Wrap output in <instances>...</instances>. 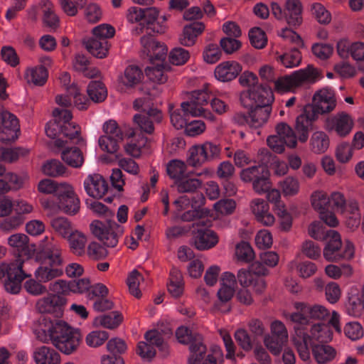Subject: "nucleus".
<instances>
[{"label": "nucleus", "mask_w": 364, "mask_h": 364, "mask_svg": "<svg viewBox=\"0 0 364 364\" xmlns=\"http://www.w3.org/2000/svg\"><path fill=\"white\" fill-rule=\"evenodd\" d=\"M336 104L335 93L331 89L323 88L315 92L311 103L304 106L303 112L296 119L295 128L301 143L307 141L309 132L316 129L314 123L319 115L331 112Z\"/></svg>", "instance_id": "obj_1"}, {"label": "nucleus", "mask_w": 364, "mask_h": 364, "mask_svg": "<svg viewBox=\"0 0 364 364\" xmlns=\"http://www.w3.org/2000/svg\"><path fill=\"white\" fill-rule=\"evenodd\" d=\"M37 259L40 265L35 272V277L40 282H48L63 274L59 268L63 264V258L58 247L47 246Z\"/></svg>", "instance_id": "obj_2"}, {"label": "nucleus", "mask_w": 364, "mask_h": 364, "mask_svg": "<svg viewBox=\"0 0 364 364\" xmlns=\"http://www.w3.org/2000/svg\"><path fill=\"white\" fill-rule=\"evenodd\" d=\"M23 261L16 259L11 263L0 264V280L4 289L9 294H18L21 289L22 282L31 277L23 269Z\"/></svg>", "instance_id": "obj_3"}, {"label": "nucleus", "mask_w": 364, "mask_h": 364, "mask_svg": "<svg viewBox=\"0 0 364 364\" xmlns=\"http://www.w3.org/2000/svg\"><path fill=\"white\" fill-rule=\"evenodd\" d=\"M80 341V333L63 321L56 327L51 343L61 353L70 355L77 350Z\"/></svg>", "instance_id": "obj_4"}, {"label": "nucleus", "mask_w": 364, "mask_h": 364, "mask_svg": "<svg viewBox=\"0 0 364 364\" xmlns=\"http://www.w3.org/2000/svg\"><path fill=\"white\" fill-rule=\"evenodd\" d=\"M326 236L330 237L323 249V257L331 262H338L342 259H350L354 256V245L349 240L345 242V249L342 253L339 250L342 242L339 233L335 230L327 232Z\"/></svg>", "instance_id": "obj_5"}, {"label": "nucleus", "mask_w": 364, "mask_h": 364, "mask_svg": "<svg viewBox=\"0 0 364 364\" xmlns=\"http://www.w3.org/2000/svg\"><path fill=\"white\" fill-rule=\"evenodd\" d=\"M319 75L318 69L309 65L305 69H301L289 75L279 77L274 81L275 90L278 92L289 91L292 87H298L306 81H315Z\"/></svg>", "instance_id": "obj_6"}, {"label": "nucleus", "mask_w": 364, "mask_h": 364, "mask_svg": "<svg viewBox=\"0 0 364 364\" xmlns=\"http://www.w3.org/2000/svg\"><path fill=\"white\" fill-rule=\"evenodd\" d=\"M240 102L242 107L252 105L272 106L274 95L272 88L266 83H259L248 88L240 94Z\"/></svg>", "instance_id": "obj_7"}, {"label": "nucleus", "mask_w": 364, "mask_h": 364, "mask_svg": "<svg viewBox=\"0 0 364 364\" xmlns=\"http://www.w3.org/2000/svg\"><path fill=\"white\" fill-rule=\"evenodd\" d=\"M90 230L108 247H116L119 235L122 233L121 226L111 220H107L105 223L97 220L92 221L90 224Z\"/></svg>", "instance_id": "obj_8"}, {"label": "nucleus", "mask_w": 364, "mask_h": 364, "mask_svg": "<svg viewBox=\"0 0 364 364\" xmlns=\"http://www.w3.org/2000/svg\"><path fill=\"white\" fill-rule=\"evenodd\" d=\"M243 107L247 110V113H236L233 117L234 121L240 125L248 124L255 129L261 127L267 122L272 112V106L257 105Z\"/></svg>", "instance_id": "obj_9"}, {"label": "nucleus", "mask_w": 364, "mask_h": 364, "mask_svg": "<svg viewBox=\"0 0 364 364\" xmlns=\"http://www.w3.org/2000/svg\"><path fill=\"white\" fill-rule=\"evenodd\" d=\"M67 301L63 295L49 293L37 301L36 307L41 314H50L54 318H60L63 316Z\"/></svg>", "instance_id": "obj_10"}, {"label": "nucleus", "mask_w": 364, "mask_h": 364, "mask_svg": "<svg viewBox=\"0 0 364 364\" xmlns=\"http://www.w3.org/2000/svg\"><path fill=\"white\" fill-rule=\"evenodd\" d=\"M107 355L101 358L102 364H124L122 354L125 353L127 349L126 342L120 338H113L107 343Z\"/></svg>", "instance_id": "obj_11"}, {"label": "nucleus", "mask_w": 364, "mask_h": 364, "mask_svg": "<svg viewBox=\"0 0 364 364\" xmlns=\"http://www.w3.org/2000/svg\"><path fill=\"white\" fill-rule=\"evenodd\" d=\"M353 121L350 116L346 112H340L328 117L325 120V128L328 131L334 130L336 134L344 137L349 134L353 127Z\"/></svg>", "instance_id": "obj_12"}, {"label": "nucleus", "mask_w": 364, "mask_h": 364, "mask_svg": "<svg viewBox=\"0 0 364 364\" xmlns=\"http://www.w3.org/2000/svg\"><path fill=\"white\" fill-rule=\"evenodd\" d=\"M57 198L59 208L65 213L74 215L80 211V199L70 185L67 184Z\"/></svg>", "instance_id": "obj_13"}, {"label": "nucleus", "mask_w": 364, "mask_h": 364, "mask_svg": "<svg viewBox=\"0 0 364 364\" xmlns=\"http://www.w3.org/2000/svg\"><path fill=\"white\" fill-rule=\"evenodd\" d=\"M210 97V95L203 90L192 92L191 100L181 103L182 111L186 114H191L193 117L201 116L202 112H205L202 106L208 103Z\"/></svg>", "instance_id": "obj_14"}, {"label": "nucleus", "mask_w": 364, "mask_h": 364, "mask_svg": "<svg viewBox=\"0 0 364 364\" xmlns=\"http://www.w3.org/2000/svg\"><path fill=\"white\" fill-rule=\"evenodd\" d=\"M141 43L144 48V52H146L147 55L149 56L152 65H154L156 60H158L159 63H164L168 52L164 43L155 41L150 36H142Z\"/></svg>", "instance_id": "obj_15"}, {"label": "nucleus", "mask_w": 364, "mask_h": 364, "mask_svg": "<svg viewBox=\"0 0 364 364\" xmlns=\"http://www.w3.org/2000/svg\"><path fill=\"white\" fill-rule=\"evenodd\" d=\"M1 123L2 124V132L6 134L11 132V136H2L0 140L2 143L9 144L15 141L18 138V132L20 131L19 122L17 117L8 111L0 112Z\"/></svg>", "instance_id": "obj_16"}, {"label": "nucleus", "mask_w": 364, "mask_h": 364, "mask_svg": "<svg viewBox=\"0 0 364 364\" xmlns=\"http://www.w3.org/2000/svg\"><path fill=\"white\" fill-rule=\"evenodd\" d=\"M87 193L95 198L103 197L108 190V184L105 178L99 174L90 175L84 182Z\"/></svg>", "instance_id": "obj_17"}, {"label": "nucleus", "mask_w": 364, "mask_h": 364, "mask_svg": "<svg viewBox=\"0 0 364 364\" xmlns=\"http://www.w3.org/2000/svg\"><path fill=\"white\" fill-rule=\"evenodd\" d=\"M193 243L198 250H205L215 247L218 242V235L208 228L198 230L193 235Z\"/></svg>", "instance_id": "obj_18"}, {"label": "nucleus", "mask_w": 364, "mask_h": 364, "mask_svg": "<svg viewBox=\"0 0 364 364\" xmlns=\"http://www.w3.org/2000/svg\"><path fill=\"white\" fill-rule=\"evenodd\" d=\"M284 20L292 27L299 26L302 23V4L300 0H287Z\"/></svg>", "instance_id": "obj_19"}, {"label": "nucleus", "mask_w": 364, "mask_h": 364, "mask_svg": "<svg viewBox=\"0 0 364 364\" xmlns=\"http://www.w3.org/2000/svg\"><path fill=\"white\" fill-rule=\"evenodd\" d=\"M242 71V66L235 61H226L215 69V77L221 82H230L236 78Z\"/></svg>", "instance_id": "obj_20"}, {"label": "nucleus", "mask_w": 364, "mask_h": 364, "mask_svg": "<svg viewBox=\"0 0 364 364\" xmlns=\"http://www.w3.org/2000/svg\"><path fill=\"white\" fill-rule=\"evenodd\" d=\"M204 30L205 24L200 21H193L186 25L178 39L180 43L184 46H193Z\"/></svg>", "instance_id": "obj_21"}, {"label": "nucleus", "mask_w": 364, "mask_h": 364, "mask_svg": "<svg viewBox=\"0 0 364 364\" xmlns=\"http://www.w3.org/2000/svg\"><path fill=\"white\" fill-rule=\"evenodd\" d=\"M68 127L62 125L60 120L55 119L53 122H50L46 127V133L47 136L51 139L56 138L60 133H62L65 137L70 140L75 141V144H78L80 141H82V138L80 136V130H75L73 134H68L67 132Z\"/></svg>", "instance_id": "obj_22"}, {"label": "nucleus", "mask_w": 364, "mask_h": 364, "mask_svg": "<svg viewBox=\"0 0 364 364\" xmlns=\"http://www.w3.org/2000/svg\"><path fill=\"white\" fill-rule=\"evenodd\" d=\"M269 208L268 203L263 199H255L252 202L251 209L257 220L265 226L273 225L275 220L274 215L269 212Z\"/></svg>", "instance_id": "obj_23"}, {"label": "nucleus", "mask_w": 364, "mask_h": 364, "mask_svg": "<svg viewBox=\"0 0 364 364\" xmlns=\"http://www.w3.org/2000/svg\"><path fill=\"white\" fill-rule=\"evenodd\" d=\"M82 43L87 50L95 58H104L108 54L109 45L105 39L91 37L83 39Z\"/></svg>", "instance_id": "obj_24"}, {"label": "nucleus", "mask_w": 364, "mask_h": 364, "mask_svg": "<svg viewBox=\"0 0 364 364\" xmlns=\"http://www.w3.org/2000/svg\"><path fill=\"white\" fill-rule=\"evenodd\" d=\"M33 359L36 364H60V355L53 348L43 346L33 352Z\"/></svg>", "instance_id": "obj_25"}, {"label": "nucleus", "mask_w": 364, "mask_h": 364, "mask_svg": "<svg viewBox=\"0 0 364 364\" xmlns=\"http://www.w3.org/2000/svg\"><path fill=\"white\" fill-rule=\"evenodd\" d=\"M189 351L188 364H200L207 353V347L203 343L202 335L196 336L194 341L189 344Z\"/></svg>", "instance_id": "obj_26"}, {"label": "nucleus", "mask_w": 364, "mask_h": 364, "mask_svg": "<svg viewBox=\"0 0 364 364\" xmlns=\"http://www.w3.org/2000/svg\"><path fill=\"white\" fill-rule=\"evenodd\" d=\"M258 172L259 174H257L251 181L252 188L259 194L266 193L272 187L269 178L270 172L268 167L263 165Z\"/></svg>", "instance_id": "obj_27"}, {"label": "nucleus", "mask_w": 364, "mask_h": 364, "mask_svg": "<svg viewBox=\"0 0 364 364\" xmlns=\"http://www.w3.org/2000/svg\"><path fill=\"white\" fill-rule=\"evenodd\" d=\"M276 131L278 136H281L287 147L294 149L296 147L298 134L296 128L294 130L286 122H280L276 126Z\"/></svg>", "instance_id": "obj_28"}, {"label": "nucleus", "mask_w": 364, "mask_h": 364, "mask_svg": "<svg viewBox=\"0 0 364 364\" xmlns=\"http://www.w3.org/2000/svg\"><path fill=\"white\" fill-rule=\"evenodd\" d=\"M234 293L233 287L222 286L217 293L219 301L214 304V309L223 313L229 312L231 306L228 302L232 298Z\"/></svg>", "instance_id": "obj_29"}, {"label": "nucleus", "mask_w": 364, "mask_h": 364, "mask_svg": "<svg viewBox=\"0 0 364 364\" xmlns=\"http://www.w3.org/2000/svg\"><path fill=\"white\" fill-rule=\"evenodd\" d=\"M312 353L318 363L325 364L335 358L336 352L330 346L316 344L312 346Z\"/></svg>", "instance_id": "obj_30"}, {"label": "nucleus", "mask_w": 364, "mask_h": 364, "mask_svg": "<svg viewBox=\"0 0 364 364\" xmlns=\"http://www.w3.org/2000/svg\"><path fill=\"white\" fill-rule=\"evenodd\" d=\"M44 8L43 13V23L46 27L55 30L60 26V19L54 11L53 4L49 0H43L41 2Z\"/></svg>", "instance_id": "obj_31"}, {"label": "nucleus", "mask_w": 364, "mask_h": 364, "mask_svg": "<svg viewBox=\"0 0 364 364\" xmlns=\"http://www.w3.org/2000/svg\"><path fill=\"white\" fill-rule=\"evenodd\" d=\"M90 100L95 103L105 101L107 96V90L105 84L100 80H92L87 88Z\"/></svg>", "instance_id": "obj_32"}, {"label": "nucleus", "mask_w": 364, "mask_h": 364, "mask_svg": "<svg viewBox=\"0 0 364 364\" xmlns=\"http://www.w3.org/2000/svg\"><path fill=\"white\" fill-rule=\"evenodd\" d=\"M170 66L164 63H154L152 66L145 68V73L150 80L154 82L164 83L168 77L165 72L169 70Z\"/></svg>", "instance_id": "obj_33"}, {"label": "nucleus", "mask_w": 364, "mask_h": 364, "mask_svg": "<svg viewBox=\"0 0 364 364\" xmlns=\"http://www.w3.org/2000/svg\"><path fill=\"white\" fill-rule=\"evenodd\" d=\"M28 237L23 233H16L8 238L9 245L16 248L21 255L30 257L31 250L28 248Z\"/></svg>", "instance_id": "obj_34"}, {"label": "nucleus", "mask_w": 364, "mask_h": 364, "mask_svg": "<svg viewBox=\"0 0 364 364\" xmlns=\"http://www.w3.org/2000/svg\"><path fill=\"white\" fill-rule=\"evenodd\" d=\"M297 310L309 314V317L314 319L322 320L328 316L329 311L324 306L321 305L309 306L303 302H296L294 304Z\"/></svg>", "instance_id": "obj_35"}, {"label": "nucleus", "mask_w": 364, "mask_h": 364, "mask_svg": "<svg viewBox=\"0 0 364 364\" xmlns=\"http://www.w3.org/2000/svg\"><path fill=\"white\" fill-rule=\"evenodd\" d=\"M62 159L70 166L80 168L84 163V156L77 147L66 149L61 153Z\"/></svg>", "instance_id": "obj_36"}, {"label": "nucleus", "mask_w": 364, "mask_h": 364, "mask_svg": "<svg viewBox=\"0 0 364 364\" xmlns=\"http://www.w3.org/2000/svg\"><path fill=\"white\" fill-rule=\"evenodd\" d=\"M328 136L322 131L315 132L310 139L311 149L316 154L324 153L329 147Z\"/></svg>", "instance_id": "obj_37"}, {"label": "nucleus", "mask_w": 364, "mask_h": 364, "mask_svg": "<svg viewBox=\"0 0 364 364\" xmlns=\"http://www.w3.org/2000/svg\"><path fill=\"white\" fill-rule=\"evenodd\" d=\"M66 238H68L70 247L75 255L81 256L85 253L87 238L82 232L73 230V233L69 234Z\"/></svg>", "instance_id": "obj_38"}, {"label": "nucleus", "mask_w": 364, "mask_h": 364, "mask_svg": "<svg viewBox=\"0 0 364 364\" xmlns=\"http://www.w3.org/2000/svg\"><path fill=\"white\" fill-rule=\"evenodd\" d=\"M143 77V73L138 66L129 65L124 70L122 82L127 87H134L141 81Z\"/></svg>", "instance_id": "obj_39"}, {"label": "nucleus", "mask_w": 364, "mask_h": 364, "mask_svg": "<svg viewBox=\"0 0 364 364\" xmlns=\"http://www.w3.org/2000/svg\"><path fill=\"white\" fill-rule=\"evenodd\" d=\"M50 225L54 231L63 238L73 233V228L70 221L65 217H57L50 220Z\"/></svg>", "instance_id": "obj_40"}, {"label": "nucleus", "mask_w": 364, "mask_h": 364, "mask_svg": "<svg viewBox=\"0 0 364 364\" xmlns=\"http://www.w3.org/2000/svg\"><path fill=\"white\" fill-rule=\"evenodd\" d=\"M68 183H58L56 181L46 178L41 180L38 185V190L39 192L45 193V194H54L56 197H58L64 188L66 186Z\"/></svg>", "instance_id": "obj_41"}, {"label": "nucleus", "mask_w": 364, "mask_h": 364, "mask_svg": "<svg viewBox=\"0 0 364 364\" xmlns=\"http://www.w3.org/2000/svg\"><path fill=\"white\" fill-rule=\"evenodd\" d=\"M311 337L318 342L328 343L331 341L333 333L328 324L319 323L314 325L311 329Z\"/></svg>", "instance_id": "obj_42"}, {"label": "nucleus", "mask_w": 364, "mask_h": 364, "mask_svg": "<svg viewBox=\"0 0 364 364\" xmlns=\"http://www.w3.org/2000/svg\"><path fill=\"white\" fill-rule=\"evenodd\" d=\"M159 16V11L155 7L143 9V20L146 23V28L154 33H161L164 29L156 26L155 21Z\"/></svg>", "instance_id": "obj_43"}, {"label": "nucleus", "mask_w": 364, "mask_h": 364, "mask_svg": "<svg viewBox=\"0 0 364 364\" xmlns=\"http://www.w3.org/2000/svg\"><path fill=\"white\" fill-rule=\"evenodd\" d=\"M66 170L67 168L57 159L47 161L42 166L43 173L50 177L61 176Z\"/></svg>", "instance_id": "obj_44"}, {"label": "nucleus", "mask_w": 364, "mask_h": 364, "mask_svg": "<svg viewBox=\"0 0 364 364\" xmlns=\"http://www.w3.org/2000/svg\"><path fill=\"white\" fill-rule=\"evenodd\" d=\"M175 184L179 193H192L201 186L202 182L199 179L190 178L184 176L178 181H175Z\"/></svg>", "instance_id": "obj_45"}, {"label": "nucleus", "mask_w": 364, "mask_h": 364, "mask_svg": "<svg viewBox=\"0 0 364 364\" xmlns=\"http://www.w3.org/2000/svg\"><path fill=\"white\" fill-rule=\"evenodd\" d=\"M187 163L191 166H198L207 162L202 144L193 146L188 151Z\"/></svg>", "instance_id": "obj_46"}, {"label": "nucleus", "mask_w": 364, "mask_h": 364, "mask_svg": "<svg viewBox=\"0 0 364 364\" xmlns=\"http://www.w3.org/2000/svg\"><path fill=\"white\" fill-rule=\"evenodd\" d=\"M186 166L184 162L180 160H172L168 164L166 167V171L168 175L171 178L178 181L184 176Z\"/></svg>", "instance_id": "obj_47"}, {"label": "nucleus", "mask_w": 364, "mask_h": 364, "mask_svg": "<svg viewBox=\"0 0 364 364\" xmlns=\"http://www.w3.org/2000/svg\"><path fill=\"white\" fill-rule=\"evenodd\" d=\"M140 280H143V277L136 269L132 271L127 279L130 294L137 299L141 296V292L139 289Z\"/></svg>", "instance_id": "obj_48"}, {"label": "nucleus", "mask_w": 364, "mask_h": 364, "mask_svg": "<svg viewBox=\"0 0 364 364\" xmlns=\"http://www.w3.org/2000/svg\"><path fill=\"white\" fill-rule=\"evenodd\" d=\"M97 319L105 328L113 329L122 322L123 316L119 311H112L108 314L100 316Z\"/></svg>", "instance_id": "obj_49"}, {"label": "nucleus", "mask_w": 364, "mask_h": 364, "mask_svg": "<svg viewBox=\"0 0 364 364\" xmlns=\"http://www.w3.org/2000/svg\"><path fill=\"white\" fill-rule=\"evenodd\" d=\"M122 139L113 136H102L100 137L98 143L102 151L109 154H114L119 148V141H122Z\"/></svg>", "instance_id": "obj_50"}, {"label": "nucleus", "mask_w": 364, "mask_h": 364, "mask_svg": "<svg viewBox=\"0 0 364 364\" xmlns=\"http://www.w3.org/2000/svg\"><path fill=\"white\" fill-rule=\"evenodd\" d=\"M48 79V70L45 66L41 65L31 70V75L28 77V82H32L34 85L42 86Z\"/></svg>", "instance_id": "obj_51"}, {"label": "nucleus", "mask_w": 364, "mask_h": 364, "mask_svg": "<svg viewBox=\"0 0 364 364\" xmlns=\"http://www.w3.org/2000/svg\"><path fill=\"white\" fill-rule=\"evenodd\" d=\"M251 45L257 49L263 48L267 44V37L264 31L260 28H252L249 32Z\"/></svg>", "instance_id": "obj_52"}, {"label": "nucleus", "mask_w": 364, "mask_h": 364, "mask_svg": "<svg viewBox=\"0 0 364 364\" xmlns=\"http://www.w3.org/2000/svg\"><path fill=\"white\" fill-rule=\"evenodd\" d=\"M235 255L240 261L249 262L255 258V252L247 242H241L236 245Z\"/></svg>", "instance_id": "obj_53"}, {"label": "nucleus", "mask_w": 364, "mask_h": 364, "mask_svg": "<svg viewBox=\"0 0 364 364\" xmlns=\"http://www.w3.org/2000/svg\"><path fill=\"white\" fill-rule=\"evenodd\" d=\"M311 12L321 24L327 25L331 21L330 12L320 3H314L311 5Z\"/></svg>", "instance_id": "obj_54"}, {"label": "nucleus", "mask_w": 364, "mask_h": 364, "mask_svg": "<svg viewBox=\"0 0 364 364\" xmlns=\"http://www.w3.org/2000/svg\"><path fill=\"white\" fill-rule=\"evenodd\" d=\"M279 60L286 68L298 66L301 60V54L296 48L291 50L280 55Z\"/></svg>", "instance_id": "obj_55"}, {"label": "nucleus", "mask_w": 364, "mask_h": 364, "mask_svg": "<svg viewBox=\"0 0 364 364\" xmlns=\"http://www.w3.org/2000/svg\"><path fill=\"white\" fill-rule=\"evenodd\" d=\"M133 120L141 132L148 134L154 133V126L153 122L149 118L147 114L143 112L136 114L134 116Z\"/></svg>", "instance_id": "obj_56"}, {"label": "nucleus", "mask_w": 364, "mask_h": 364, "mask_svg": "<svg viewBox=\"0 0 364 364\" xmlns=\"http://www.w3.org/2000/svg\"><path fill=\"white\" fill-rule=\"evenodd\" d=\"M280 186L284 196H292L299 191V183L297 178L287 176L280 182Z\"/></svg>", "instance_id": "obj_57"}, {"label": "nucleus", "mask_w": 364, "mask_h": 364, "mask_svg": "<svg viewBox=\"0 0 364 364\" xmlns=\"http://www.w3.org/2000/svg\"><path fill=\"white\" fill-rule=\"evenodd\" d=\"M196 336H200L197 332H193L186 326H181L176 331V337L178 341L184 345H189L194 341Z\"/></svg>", "instance_id": "obj_58"}, {"label": "nucleus", "mask_w": 364, "mask_h": 364, "mask_svg": "<svg viewBox=\"0 0 364 364\" xmlns=\"http://www.w3.org/2000/svg\"><path fill=\"white\" fill-rule=\"evenodd\" d=\"M329 203V198L322 191L315 192L311 196V205L313 208L318 210L319 213L327 209Z\"/></svg>", "instance_id": "obj_59"}, {"label": "nucleus", "mask_w": 364, "mask_h": 364, "mask_svg": "<svg viewBox=\"0 0 364 364\" xmlns=\"http://www.w3.org/2000/svg\"><path fill=\"white\" fill-rule=\"evenodd\" d=\"M287 340H283L275 336H264V343L266 347L274 355H278L282 350L284 344Z\"/></svg>", "instance_id": "obj_60"}, {"label": "nucleus", "mask_w": 364, "mask_h": 364, "mask_svg": "<svg viewBox=\"0 0 364 364\" xmlns=\"http://www.w3.org/2000/svg\"><path fill=\"white\" fill-rule=\"evenodd\" d=\"M109 338V334L105 331H95L89 333L86 337V343L89 346L97 347L101 346Z\"/></svg>", "instance_id": "obj_61"}, {"label": "nucleus", "mask_w": 364, "mask_h": 364, "mask_svg": "<svg viewBox=\"0 0 364 364\" xmlns=\"http://www.w3.org/2000/svg\"><path fill=\"white\" fill-rule=\"evenodd\" d=\"M222 55L219 47L217 44L210 43L208 45L203 51V58L208 63H215L218 61Z\"/></svg>", "instance_id": "obj_62"}, {"label": "nucleus", "mask_w": 364, "mask_h": 364, "mask_svg": "<svg viewBox=\"0 0 364 364\" xmlns=\"http://www.w3.org/2000/svg\"><path fill=\"white\" fill-rule=\"evenodd\" d=\"M189 58V52L182 48H175L169 53L170 62L177 65L184 64Z\"/></svg>", "instance_id": "obj_63"}, {"label": "nucleus", "mask_w": 364, "mask_h": 364, "mask_svg": "<svg viewBox=\"0 0 364 364\" xmlns=\"http://www.w3.org/2000/svg\"><path fill=\"white\" fill-rule=\"evenodd\" d=\"M2 60L11 67H16L19 64V58L11 46H4L1 50Z\"/></svg>", "instance_id": "obj_64"}]
</instances>
